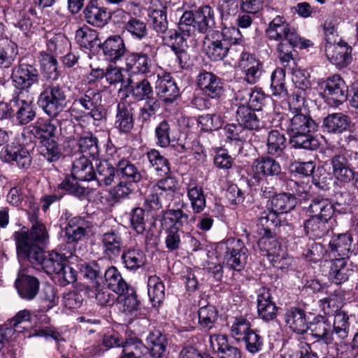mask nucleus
<instances>
[{
	"label": "nucleus",
	"mask_w": 358,
	"mask_h": 358,
	"mask_svg": "<svg viewBox=\"0 0 358 358\" xmlns=\"http://www.w3.org/2000/svg\"><path fill=\"white\" fill-rule=\"evenodd\" d=\"M257 314L259 318L265 322L273 320L277 317L278 307L273 301L271 290L266 287H261L257 296Z\"/></svg>",
	"instance_id": "nucleus-31"
},
{
	"label": "nucleus",
	"mask_w": 358,
	"mask_h": 358,
	"mask_svg": "<svg viewBox=\"0 0 358 358\" xmlns=\"http://www.w3.org/2000/svg\"><path fill=\"white\" fill-rule=\"evenodd\" d=\"M101 102L102 96L99 90L91 87L79 90L74 93L71 106L61 115L60 127L67 122L69 116L77 122L83 117H90L94 124L98 125L106 120V111ZM68 123L72 124L73 122L71 120Z\"/></svg>",
	"instance_id": "nucleus-3"
},
{
	"label": "nucleus",
	"mask_w": 358,
	"mask_h": 358,
	"mask_svg": "<svg viewBox=\"0 0 358 358\" xmlns=\"http://www.w3.org/2000/svg\"><path fill=\"white\" fill-rule=\"evenodd\" d=\"M136 103L132 101H120L116 106L114 127L121 134H129L134 127Z\"/></svg>",
	"instance_id": "nucleus-21"
},
{
	"label": "nucleus",
	"mask_w": 358,
	"mask_h": 358,
	"mask_svg": "<svg viewBox=\"0 0 358 358\" xmlns=\"http://www.w3.org/2000/svg\"><path fill=\"white\" fill-rule=\"evenodd\" d=\"M306 92L296 90L289 99V110L293 115L285 120V127L289 136V143L294 149L315 150L319 145L313 134L318 124L305 106Z\"/></svg>",
	"instance_id": "nucleus-1"
},
{
	"label": "nucleus",
	"mask_w": 358,
	"mask_h": 358,
	"mask_svg": "<svg viewBox=\"0 0 358 358\" xmlns=\"http://www.w3.org/2000/svg\"><path fill=\"white\" fill-rule=\"evenodd\" d=\"M330 220L311 217L304 220L303 227L306 236L315 240L327 236L331 229Z\"/></svg>",
	"instance_id": "nucleus-38"
},
{
	"label": "nucleus",
	"mask_w": 358,
	"mask_h": 358,
	"mask_svg": "<svg viewBox=\"0 0 358 358\" xmlns=\"http://www.w3.org/2000/svg\"><path fill=\"white\" fill-rule=\"evenodd\" d=\"M47 49L49 54L56 56L62 55L71 49V43L63 34H55L47 41Z\"/></svg>",
	"instance_id": "nucleus-64"
},
{
	"label": "nucleus",
	"mask_w": 358,
	"mask_h": 358,
	"mask_svg": "<svg viewBox=\"0 0 358 358\" xmlns=\"http://www.w3.org/2000/svg\"><path fill=\"white\" fill-rule=\"evenodd\" d=\"M13 238L17 256L21 259L20 245L22 242L24 243L27 252H31L34 246H44L48 241L49 236L43 224H35L31 225L30 231L26 227H22L20 230L15 231L13 234Z\"/></svg>",
	"instance_id": "nucleus-13"
},
{
	"label": "nucleus",
	"mask_w": 358,
	"mask_h": 358,
	"mask_svg": "<svg viewBox=\"0 0 358 358\" xmlns=\"http://www.w3.org/2000/svg\"><path fill=\"white\" fill-rule=\"evenodd\" d=\"M150 167L152 168L158 176L168 175L171 173L170 163L167 158L162 155L159 150L152 149L145 153Z\"/></svg>",
	"instance_id": "nucleus-54"
},
{
	"label": "nucleus",
	"mask_w": 358,
	"mask_h": 358,
	"mask_svg": "<svg viewBox=\"0 0 358 358\" xmlns=\"http://www.w3.org/2000/svg\"><path fill=\"white\" fill-rule=\"evenodd\" d=\"M236 99L243 101V104L255 111H260L265 105L266 95L260 88H245L236 94Z\"/></svg>",
	"instance_id": "nucleus-37"
},
{
	"label": "nucleus",
	"mask_w": 358,
	"mask_h": 358,
	"mask_svg": "<svg viewBox=\"0 0 358 358\" xmlns=\"http://www.w3.org/2000/svg\"><path fill=\"white\" fill-rule=\"evenodd\" d=\"M210 346L217 352L220 358H241L242 352L240 348L229 342L227 335L213 334L209 338Z\"/></svg>",
	"instance_id": "nucleus-34"
},
{
	"label": "nucleus",
	"mask_w": 358,
	"mask_h": 358,
	"mask_svg": "<svg viewBox=\"0 0 358 358\" xmlns=\"http://www.w3.org/2000/svg\"><path fill=\"white\" fill-rule=\"evenodd\" d=\"M23 132L32 135L41 143L55 137L57 127L50 120L38 119L34 123L24 127Z\"/></svg>",
	"instance_id": "nucleus-33"
},
{
	"label": "nucleus",
	"mask_w": 358,
	"mask_h": 358,
	"mask_svg": "<svg viewBox=\"0 0 358 358\" xmlns=\"http://www.w3.org/2000/svg\"><path fill=\"white\" fill-rule=\"evenodd\" d=\"M117 178L116 166L111 164L108 160H99L96 164L93 180H95L99 187L111 185Z\"/></svg>",
	"instance_id": "nucleus-41"
},
{
	"label": "nucleus",
	"mask_w": 358,
	"mask_h": 358,
	"mask_svg": "<svg viewBox=\"0 0 358 358\" xmlns=\"http://www.w3.org/2000/svg\"><path fill=\"white\" fill-rule=\"evenodd\" d=\"M129 91L131 96L138 101L153 96V90L150 81L143 78L136 83H129Z\"/></svg>",
	"instance_id": "nucleus-60"
},
{
	"label": "nucleus",
	"mask_w": 358,
	"mask_h": 358,
	"mask_svg": "<svg viewBox=\"0 0 358 358\" xmlns=\"http://www.w3.org/2000/svg\"><path fill=\"white\" fill-rule=\"evenodd\" d=\"M119 358H150L149 348L136 336L125 338Z\"/></svg>",
	"instance_id": "nucleus-36"
},
{
	"label": "nucleus",
	"mask_w": 358,
	"mask_h": 358,
	"mask_svg": "<svg viewBox=\"0 0 358 358\" xmlns=\"http://www.w3.org/2000/svg\"><path fill=\"white\" fill-rule=\"evenodd\" d=\"M351 270L347 266V260L344 258H336L331 262L329 278L336 285L348 280Z\"/></svg>",
	"instance_id": "nucleus-53"
},
{
	"label": "nucleus",
	"mask_w": 358,
	"mask_h": 358,
	"mask_svg": "<svg viewBox=\"0 0 358 358\" xmlns=\"http://www.w3.org/2000/svg\"><path fill=\"white\" fill-rule=\"evenodd\" d=\"M19 296L25 300H33L38 293L40 281L24 270L20 271L15 281Z\"/></svg>",
	"instance_id": "nucleus-27"
},
{
	"label": "nucleus",
	"mask_w": 358,
	"mask_h": 358,
	"mask_svg": "<svg viewBox=\"0 0 358 358\" xmlns=\"http://www.w3.org/2000/svg\"><path fill=\"white\" fill-rule=\"evenodd\" d=\"M39 73L36 66L20 59L11 73V79L15 87L18 90L15 93L21 94L23 91L28 92L31 87L37 84L39 80Z\"/></svg>",
	"instance_id": "nucleus-16"
},
{
	"label": "nucleus",
	"mask_w": 358,
	"mask_h": 358,
	"mask_svg": "<svg viewBox=\"0 0 358 358\" xmlns=\"http://www.w3.org/2000/svg\"><path fill=\"white\" fill-rule=\"evenodd\" d=\"M198 324L203 331H208L215 327L218 319V310L213 305L201 306L198 310Z\"/></svg>",
	"instance_id": "nucleus-59"
},
{
	"label": "nucleus",
	"mask_w": 358,
	"mask_h": 358,
	"mask_svg": "<svg viewBox=\"0 0 358 358\" xmlns=\"http://www.w3.org/2000/svg\"><path fill=\"white\" fill-rule=\"evenodd\" d=\"M187 203L182 202L178 208L162 210L161 225L166 235L164 243L169 252L181 248V236L185 234L183 228L188 225L189 215L183 210Z\"/></svg>",
	"instance_id": "nucleus-7"
},
{
	"label": "nucleus",
	"mask_w": 358,
	"mask_h": 358,
	"mask_svg": "<svg viewBox=\"0 0 358 358\" xmlns=\"http://www.w3.org/2000/svg\"><path fill=\"white\" fill-rule=\"evenodd\" d=\"M189 10L183 13L178 22V28L185 34L194 35L196 31L209 34L215 27V13L208 5L197 6L195 2L188 4Z\"/></svg>",
	"instance_id": "nucleus-6"
},
{
	"label": "nucleus",
	"mask_w": 358,
	"mask_h": 358,
	"mask_svg": "<svg viewBox=\"0 0 358 358\" xmlns=\"http://www.w3.org/2000/svg\"><path fill=\"white\" fill-rule=\"evenodd\" d=\"M38 103L50 117H61L67 103V90L58 83L45 84L38 96ZM62 118H59L61 120Z\"/></svg>",
	"instance_id": "nucleus-9"
},
{
	"label": "nucleus",
	"mask_w": 358,
	"mask_h": 358,
	"mask_svg": "<svg viewBox=\"0 0 358 358\" xmlns=\"http://www.w3.org/2000/svg\"><path fill=\"white\" fill-rule=\"evenodd\" d=\"M278 233H271L268 231L266 233L259 232L260 238L258 241V246L262 251L266 252L268 257L273 256L271 261L277 262L274 258H278L281 250V245L276 238Z\"/></svg>",
	"instance_id": "nucleus-48"
},
{
	"label": "nucleus",
	"mask_w": 358,
	"mask_h": 358,
	"mask_svg": "<svg viewBox=\"0 0 358 358\" xmlns=\"http://www.w3.org/2000/svg\"><path fill=\"white\" fill-rule=\"evenodd\" d=\"M157 51L155 45L144 43L140 52H129L125 57L126 70L131 73H149Z\"/></svg>",
	"instance_id": "nucleus-11"
},
{
	"label": "nucleus",
	"mask_w": 358,
	"mask_h": 358,
	"mask_svg": "<svg viewBox=\"0 0 358 358\" xmlns=\"http://www.w3.org/2000/svg\"><path fill=\"white\" fill-rule=\"evenodd\" d=\"M148 294L154 307L159 306L165 299V287L159 277L151 275L148 280Z\"/></svg>",
	"instance_id": "nucleus-58"
},
{
	"label": "nucleus",
	"mask_w": 358,
	"mask_h": 358,
	"mask_svg": "<svg viewBox=\"0 0 358 358\" xmlns=\"http://www.w3.org/2000/svg\"><path fill=\"white\" fill-rule=\"evenodd\" d=\"M236 120L242 127L246 129L249 134L251 131L258 130L260 128L259 119L255 113V110L250 109L242 104L238 107L236 112Z\"/></svg>",
	"instance_id": "nucleus-50"
},
{
	"label": "nucleus",
	"mask_w": 358,
	"mask_h": 358,
	"mask_svg": "<svg viewBox=\"0 0 358 358\" xmlns=\"http://www.w3.org/2000/svg\"><path fill=\"white\" fill-rule=\"evenodd\" d=\"M266 145L267 155L280 157L285 154L287 138L283 133L272 129L268 133Z\"/></svg>",
	"instance_id": "nucleus-43"
},
{
	"label": "nucleus",
	"mask_w": 358,
	"mask_h": 358,
	"mask_svg": "<svg viewBox=\"0 0 358 358\" xmlns=\"http://www.w3.org/2000/svg\"><path fill=\"white\" fill-rule=\"evenodd\" d=\"M20 255L22 260H28L31 264L41 266V268L48 275L56 274L61 271L62 266L67 262V258L72 256L73 252H70L66 256L52 251L45 256L42 247L34 246L31 252H27L24 243L20 244Z\"/></svg>",
	"instance_id": "nucleus-8"
},
{
	"label": "nucleus",
	"mask_w": 358,
	"mask_h": 358,
	"mask_svg": "<svg viewBox=\"0 0 358 358\" xmlns=\"http://www.w3.org/2000/svg\"><path fill=\"white\" fill-rule=\"evenodd\" d=\"M146 342L151 345L150 358H164L166 355L167 339L159 330L155 329L148 333Z\"/></svg>",
	"instance_id": "nucleus-45"
},
{
	"label": "nucleus",
	"mask_w": 358,
	"mask_h": 358,
	"mask_svg": "<svg viewBox=\"0 0 358 358\" xmlns=\"http://www.w3.org/2000/svg\"><path fill=\"white\" fill-rule=\"evenodd\" d=\"M271 155H259L251 165L253 178L257 180L282 178L283 173L278 161Z\"/></svg>",
	"instance_id": "nucleus-17"
},
{
	"label": "nucleus",
	"mask_w": 358,
	"mask_h": 358,
	"mask_svg": "<svg viewBox=\"0 0 358 358\" xmlns=\"http://www.w3.org/2000/svg\"><path fill=\"white\" fill-rule=\"evenodd\" d=\"M164 176L165 177L159 179L151 188L162 196L170 200L177 190L178 180L176 177L171 176V173Z\"/></svg>",
	"instance_id": "nucleus-57"
},
{
	"label": "nucleus",
	"mask_w": 358,
	"mask_h": 358,
	"mask_svg": "<svg viewBox=\"0 0 358 358\" xmlns=\"http://www.w3.org/2000/svg\"><path fill=\"white\" fill-rule=\"evenodd\" d=\"M323 48L328 60L339 69L352 62V47L342 40L334 44L324 45Z\"/></svg>",
	"instance_id": "nucleus-23"
},
{
	"label": "nucleus",
	"mask_w": 358,
	"mask_h": 358,
	"mask_svg": "<svg viewBox=\"0 0 358 358\" xmlns=\"http://www.w3.org/2000/svg\"><path fill=\"white\" fill-rule=\"evenodd\" d=\"M155 89L157 96L165 105L173 103L180 96V88L170 73L157 74Z\"/></svg>",
	"instance_id": "nucleus-19"
},
{
	"label": "nucleus",
	"mask_w": 358,
	"mask_h": 358,
	"mask_svg": "<svg viewBox=\"0 0 358 358\" xmlns=\"http://www.w3.org/2000/svg\"><path fill=\"white\" fill-rule=\"evenodd\" d=\"M350 117L342 113H336L327 116L322 124L324 131L331 134H342L350 127Z\"/></svg>",
	"instance_id": "nucleus-44"
},
{
	"label": "nucleus",
	"mask_w": 358,
	"mask_h": 358,
	"mask_svg": "<svg viewBox=\"0 0 358 358\" xmlns=\"http://www.w3.org/2000/svg\"><path fill=\"white\" fill-rule=\"evenodd\" d=\"M103 255L109 259H114L124 251V229L112 228L103 233L100 238Z\"/></svg>",
	"instance_id": "nucleus-18"
},
{
	"label": "nucleus",
	"mask_w": 358,
	"mask_h": 358,
	"mask_svg": "<svg viewBox=\"0 0 358 358\" xmlns=\"http://www.w3.org/2000/svg\"><path fill=\"white\" fill-rule=\"evenodd\" d=\"M286 327L292 332L302 335L308 330L306 311L296 306L287 308L284 314Z\"/></svg>",
	"instance_id": "nucleus-32"
},
{
	"label": "nucleus",
	"mask_w": 358,
	"mask_h": 358,
	"mask_svg": "<svg viewBox=\"0 0 358 358\" xmlns=\"http://www.w3.org/2000/svg\"><path fill=\"white\" fill-rule=\"evenodd\" d=\"M124 31L135 41H143L148 36V28L145 22L134 17H130L124 22Z\"/></svg>",
	"instance_id": "nucleus-55"
},
{
	"label": "nucleus",
	"mask_w": 358,
	"mask_h": 358,
	"mask_svg": "<svg viewBox=\"0 0 358 358\" xmlns=\"http://www.w3.org/2000/svg\"><path fill=\"white\" fill-rule=\"evenodd\" d=\"M185 190L192 212L195 214L201 213L207 206L206 194L203 187L196 179L190 178L185 183Z\"/></svg>",
	"instance_id": "nucleus-29"
},
{
	"label": "nucleus",
	"mask_w": 358,
	"mask_h": 358,
	"mask_svg": "<svg viewBox=\"0 0 358 358\" xmlns=\"http://www.w3.org/2000/svg\"><path fill=\"white\" fill-rule=\"evenodd\" d=\"M243 36L238 28L225 27L222 31H212L206 35L204 48L206 55L212 61L224 59L233 47L240 46L243 49Z\"/></svg>",
	"instance_id": "nucleus-5"
},
{
	"label": "nucleus",
	"mask_w": 358,
	"mask_h": 358,
	"mask_svg": "<svg viewBox=\"0 0 358 358\" xmlns=\"http://www.w3.org/2000/svg\"><path fill=\"white\" fill-rule=\"evenodd\" d=\"M20 94V93H14L10 99L13 110L12 117H14L17 125L24 126L36 118V108L31 101L21 99Z\"/></svg>",
	"instance_id": "nucleus-24"
},
{
	"label": "nucleus",
	"mask_w": 358,
	"mask_h": 358,
	"mask_svg": "<svg viewBox=\"0 0 358 358\" xmlns=\"http://www.w3.org/2000/svg\"><path fill=\"white\" fill-rule=\"evenodd\" d=\"M296 206V198L289 193L275 194L271 199L272 210L277 213H286Z\"/></svg>",
	"instance_id": "nucleus-62"
},
{
	"label": "nucleus",
	"mask_w": 358,
	"mask_h": 358,
	"mask_svg": "<svg viewBox=\"0 0 358 358\" xmlns=\"http://www.w3.org/2000/svg\"><path fill=\"white\" fill-rule=\"evenodd\" d=\"M308 330L310 336L315 339L311 345L314 348L320 347L323 355L327 352V347L333 343L334 336L332 326L326 316L317 315L309 322Z\"/></svg>",
	"instance_id": "nucleus-15"
},
{
	"label": "nucleus",
	"mask_w": 358,
	"mask_h": 358,
	"mask_svg": "<svg viewBox=\"0 0 358 358\" xmlns=\"http://www.w3.org/2000/svg\"><path fill=\"white\" fill-rule=\"evenodd\" d=\"M227 327L231 337L239 342L252 329L250 322L243 315L228 318Z\"/></svg>",
	"instance_id": "nucleus-51"
},
{
	"label": "nucleus",
	"mask_w": 358,
	"mask_h": 358,
	"mask_svg": "<svg viewBox=\"0 0 358 358\" xmlns=\"http://www.w3.org/2000/svg\"><path fill=\"white\" fill-rule=\"evenodd\" d=\"M117 300L120 304V309L125 313H130L137 310L139 306V301L134 288L129 286L128 290L123 293H118Z\"/></svg>",
	"instance_id": "nucleus-61"
},
{
	"label": "nucleus",
	"mask_w": 358,
	"mask_h": 358,
	"mask_svg": "<svg viewBox=\"0 0 358 358\" xmlns=\"http://www.w3.org/2000/svg\"><path fill=\"white\" fill-rule=\"evenodd\" d=\"M104 280L106 287L117 294L128 290L130 286L124 280L118 269L113 266L105 268Z\"/></svg>",
	"instance_id": "nucleus-47"
},
{
	"label": "nucleus",
	"mask_w": 358,
	"mask_h": 358,
	"mask_svg": "<svg viewBox=\"0 0 358 358\" xmlns=\"http://www.w3.org/2000/svg\"><path fill=\"white\" fill-rule=\"evenodd\" d=\"M186 36L180 29L178 30L171 29L162 36V41L164 45L168 46L174 52L181 68H185L189 61V56L184 49V44L186 41Z\"/></svg>",
	"instance_id": "nucleus-20"
},
{
	"label": "nucleus",
	"mask_w": 358,
	"mask_h": 358,
	"mask_svg": "<svg viewBox=\"0 0 358 358\" xmlns=\"http://www.w3.org/2000/svg\"><path fill=\"white\" fill-rule=\"evenodd\" d=\"M122 264L127 271L136 272L147 264V256L139 248L130 247L122 252Z\"/></svg>",
	"instance_id": "nucleus-40"
},
{
	"label": "nucleus",
	"mask_w": 358,
	"mask_h": 358,
	"mask_svg": "<svg viewBox=\"0 0 358 358\" xmlns=\"http://www.w3.org/2000/svg\"><path fill=\"white\" fill-rule=\"evenodd\" d=\"M18 54L17 45L8 38L0 39V67L8 68Z\"/></svg>",
	"instance_id": "nucleus-56"
},
{
	"label": "nucleus",
	"mask_w": 358,
	"mask_h": 358,
	"mask_svg": "<svg viewBox=\"0 0 358 358\" xmlns=\"http://www.w3.org/2000/svg\"><path fill=\"white\" fill-rule=\"evenodd\" d=\"M196 85L203 96L212 99H220L224 93L222 80L212 72H200L196 77Z\"/></svg>",
	"instance_id": "nucleus-22"
},
{
	"label": "nucleus",
	"mask_w": 358,
	"mask_h": 358,
	"mask_svg": "<svg viewBox=\"0 0 358 358\" xmlns=\"http://www.w3.org/2000/svg\"><path fill=\"white\" fill-rule=\"evenodd\" d=\"M332 171L334 177L342 182H349L355 178V172L343 155H335L331 159Z\"/></svg>",
	"instance_id": "nucleus-42"
},
{
	"label": "nucleus",
	"mask_w": 358,
	"mask_h": 358,
	"mask_svg": "<svg viewBox=\"0 0 358 358\" xmlns=\"http://www.w3.org/2000/svg\"><path fill=\"white\" fill-rule=\"evenodd\" d=\"M94 172L92 164L86 156H80L73 161L71 174L74 179L80 181H92Z\"/></svg>",
	"instance_id": "nucleus-46"
},
{
	"label": "nucleus",
	"mask_w": 358,
	"mask_h": 358,
	"mask_svg": "<svg viewBox=\"0 0 358 358\" xmlns=\"http://www.w3.org/2000/svg\"><path fill=\"white\" fill-rule=\"evenodd\" d=\"M271 88L275 96L285 98L288 92L285 86V71L282 68L275 69L271 76Z\"/></svg>",
	"instance_id": "nucleus-63"
},
{
	"label": "nucleus",
	"mask_w": 358,
	"mask_h": 358,
	"mask_svg": "<svg viewBox=\"0 0 358 358\" xmlns=\"http://www.w3.org/2000/svg\"><path fill=\"white\" fill-rule=\"evenodd\" d=\"M78 149L80 156L92 157L94 160H99L100 148L99 140L91 132L80 137L78 140Z\"/></svg>",
	"instance_id": "nucleus-49"
},
{
	"label": "nucleus",
	"mask_w": 358,
	"mask_h": 358,
	"mask_svg": "<svg viewBox=\"0 0 358 358\" xmlns=\"http://www.w3.org/2000/svg\"><path fill=\"white\" fill-rule=\"evenodd\" d=\"M1 159L20 169H27L31 164V157L28 150L20 145H8L1 152Z\"/></svg>",
	"instance_id": "nucleus-26"
},
{
	"label": "nucleus",
	"mask_w": 358,
	"mask_h": 358,
	"mask_svg": "<svg viewBox=\"0 0 358 358\" xmlns=\"http://www.w3.org/2000/svg\"><path fill=\"white\" fill-rule=\"evenodd\" d=\"M89 217L76 216L67 220L64 229V239L69 245L70 252H75V246L87 237L92 228Z\"/></svg>",
	"instance_id": "nucleus-14"
},
{
	"label": "nucleus",
	"mask_w": 358,
	"mask_h": 358,
	"mask_svg": "<svg viewBox=\"0 0 358 358\" xmlns=\"http://www.w3.org/2000/svg\"><path fill=\"white\" fill-rule=\"evenodd\" d=\"M105 60L116 64L125 55L127 48L124 39L120 35L109 36L100 45Z\"/></svg>",
	"instance_id": "nucleus-28"
},
{
	"label": "nucleus",
	"mask_w": 358,
	"mask_h": 358,
	"mask_svg": "<svg viewBox=\"0 0 358 358\" xmlns=\"http://www.w3.org/2000/svg\"><path fill=\"white\" fill-rule=\"evenodd\" d=\"M217 248L229 268L238 271L244 268L247 264L248 250L242 240L227 238L220 242Z\"/></svg>",
	"instance_id": "nucleus-10"
},
{
	"label": "nucleus",
	"mask_w": 358,
	"mask_h": 358,
	"mask_svg": "<svg viewBox=\"0 0 358 358\" xmlns=\"http://www.w3.org/2000/svg\"><path fill=\"white\" fill-rule=\"evenodd\" d=\"M238 68L244 74L245 80L250 85L258 82L263 71L262 62L252 54L243 50L238 59Z\"/></svg>",
	"instance_id": "nucleus-25"
},
{
	"label": "nucleus",
	"mask_w": 358,
	"mask_h": 358,
	"mask_svg": "<svg viewBox=\"0 0 358 358\" xmlns=\"http://www.w3.org/2000/svg\"><path fill=\"white\" fill-rule=\"evenodd\" d=\"M353 238L350 234H338L331 237L329 243V256L334 259H347L354 250Z\"/></svg>",
	"instance_id": "nucleus-30"
},
{
	"label": "nucleus",
	"mask_w": 358,
	"mask_h": 358,
	"mask_svg": "<svg viewBox=\"0 0 358 358\" xmlns=\"http://www.w3.org/2000/svg\"><path fill=\"white\" fill-rule=\"evenodd\" d=\"M265 33L270 41L278 42L276 50L280 62L285 68L290 69L295 65L294 48H306L310 43L308 40H302L294 27L280 15H276L268 23Z\"/></svg>",
	"instance_id": "nucleus-2"
},
{
	"label": "nucleus",
	"mask_w": 358,
	"mask_h": 358,
	"mask_svg": "<svg viewBox=\"0 0 358 358\" xmlns=\"http://www.w3.org/2000/svg\"><path fill=\"white\" fill-rule=\"evenodd\" d=\"M259 226V232L278 233L281 227H285L278 213L271 210L268 212H262L258 219Z\"/></svg>",
	"instance_id": "nucleus-52"
},
{
	"label": "nucleus",
	"mask_w": 358,
	"mask_h": 358,
	"mask_svg": "<svg viewBox=\"0 0 358 358\" xmlns=\"http://www.w3.org/2000/svg\"><path fill=\"white\" fill-rule=\"evenodd\" d=\"M110 155L117 169L118 182L109 191V196L113 201L120 202L129 197L134 192L135 185L143 180V174L138 167L129 159L121 157V148H114Z\"/></svg>",
	"instance_id": "nucleus-4"
},
{
	"label": "nucleus",
	"mask_w": 358,
	"mask_h": 358,
	"mask_svg": "<svg viewBox=\"0 0 358 358\" xmlns=\"http://www.w3.org/2000/svg\"><path fill=\"white\" fill-rule=\"evenodd\" d=\"M307 211L311 217L331 220L334 214L335 208L329 199L317 196L311 199Z\"/></svg>",
	"instance_id": "nucleus-39"
},
{
	"label": "nucleus",
	"mask_w": 358,
	"mask_h": 358,
	"mask_svg": "<svg viewBox=\"0 0 358 358\" xmlns=\"http://www.w3.org/2000/svg\"><path fill=\"white\" fill-rule=\"evenodd\" d=\"M320 87L322 98L331 107H338L348 99V86L338 74L328 77L320 83Z\"/></svg>",
	"instance_id": "nucleus-12"
},
{
	"label": "nucleus",
	"mask_w": 358,
	"mask_h": 358,
	"mask_svg": "<svg viewBox=\"0 0 358 358\" xmlns=\"http://www.w3.org/2000/svg\"><path fill=\"white\" fill-rule=\"evenodd\" d=\"M84 18L87 24L101 28L110 18V13L103 6H99L96 0L90 1L84 8Z\"/></svg>",
	"instance_id": "nucleus-35"
}]
</instances>
